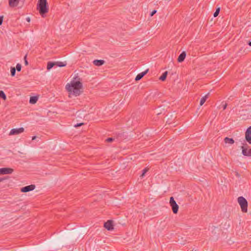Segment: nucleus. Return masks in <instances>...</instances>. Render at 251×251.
<instances>
[{
  "label": "nucleus",
  "mask_w": 251,
  "mask_h": 251,
  "mask_svg": "<svg viewBox=\"0 0 251 251\" xmlns=\"http://www.w3.org/2000/svg\"><path fill=\"white\" fill-rule=\"evenodd\" d=\"M82 87L81 82L73 80L66 85V89L69 92V97L71 98V95L75 97L80 95L82 92Z\"/></svg>",
  "instance_id": "1"
},
{
  "label": "nucleus",
  "mask_w": 251,
  "mask_h": 251,
  "mask_svg": "<svg viewBox=\"0 0 251 251\" xmlns=\"http://www.w3.org/2000/svg\"><path fill=\"white\" fill-rule=\"evenodd\" d=\"M37 9L42 16L49 11V7L47 0H38Z\"/></svg>",
  "instance_id": "2"
},
{
  "label": "nucleus",
  "mask_w": 251,
  "mask_h": 251,
  "mask_svg": "<svg viewBox=\"0 0 251 251\" xmlns=\"http://www.w3.org/2000/svg\"><path fill=\"white\" fill-rule=\"evenodd\" d=\"M237 201L241 207L242 211L244 213L247 212L248 211V206L247 200L244 197L240 196L238 198Z\"/></svg>",
  "instance_id": "3"
},
{
  "label": "nucleus",
  "mask_w": 251,
  "mask_h": 251,
  "mask_svg": "<svg viewBox=\"0 0 251 251\" xmlns=\"http://www.w3.org/2000/svg\"><path fill=\"white\" fill-rule=\"evenodd\" d=\"M170 204L172 207L173 213L174 214H176L178 212L179 206L173 197L170 198Z\"/></svg>",
  "instance_id": "4"
},
{
  "label": "nucleus",
  "mask_w": 251,
  "mask_h": 251,
  "mask_svg": "<svg viewBox=\"0 0 251 251\" xmlns=\"http://www.w3.org/2000/svg\"><path fill=\"white\" fill-rule=\"evenodd\" d=\"M14 172V170L10 168H0V175L11 174Z\"/></svg>",
  "instance_id": "5"
},
{
  "label": "nucleus",
  "mask_w": 251,
  "mask_h": 251,
  "mask_svg": "<svg viewBox=\"0 0 251 251\" xmlns=\"http://www.w3.org/2000/svg\"><path fill=\"white\" fill-rule=\"evenodd\" d=\"M24 131V128L23 127H20L19 128H13L11 130L9 135H17L21 133Z\"/></svg>",
  "instance_id": "6"
},
{
  "label": "nucleus",
  "mask_w": 251,
  "mask_h": 251,
  "mask_svg": "<svg viewBox=\"0 0 251 251\" xmlns=\"http://www.w3.org/2000/svg\"><path fill=\"white\" fill-rule=\"evenodd\" d=\"M245 138L246 141L251 144V126L247 128L245 132Z\"/></svg>",
  "instance_id": "7"
},
{
  "label": "nucleus",
  "mask_w": 251,
  "mask_h": 251,
  "mask_svg": "<svg viewBox=\"0 0 251 251\" xmlns=\"http://www.w3.org/2000/svg\"><path fill=\"white\" fill-rule=\"evenodd\" d=\"M35 188V185L34 184H31L25 186L21 189V192H28L33 190Z\"/></svg>",
  "instance_id": "8"
},
{
  "label": "nucleus",
  "mask_w": 251,
  "mask_h": 251,
  "mask_svg": "<svg viewBox=\"0 0 251 251\" xmlns=\"http://www.w3.org/2000/svg\"><path fill=\"white\" fill-rule=\"evenodd\" d=\"M104 227L108 230H111L113 229V222L111 220H108L104 224Z\"/></svg>",
  "instance_id": "9"
},
{
  "label": "nucleus",
  "mask_w": 251,
  "mask_h": 251,
  "mask_svg": "<svg viewBox=\"0 0 251 251\" xmlns=\"http://www.w3.org/2000/svg\"><path fill=\"white\" fill-rule=\"evenodd\" d=\"M241 149L242 150V154L244 156H251V149L248 150L247 149L243 146L241 147Z\"/></svg>",
  "instance_id": "10"
},
{
  "label": "nucleus",
  "mask_w": 251,
  "mask_h": 251,
  "mask_svg": "<svg viewBox=\"0 0 251 251\" xmlns=\"http://www.w3.org/2000/svg\"><path fill=\"white\" fill-rule=\"evenodd\" d=\"M149 69L146 70L144 72H143L137 75V76L135 77V80L138 81L140 80L145 75L147 74V73L148 72Z\"/></svg>",
  "instance_id": "11"
},
{
  "label": "nucleus",
  "mask_w": 251,
  "mask_h": 251,
  "mask_svg": "<svg viewBox=\"0 0 251 251\" xmlns=\"http://www.w3.org/2000/svg\"><path fill=\"white\" fill-rule=\"evenodd\" d=\"M186 53L185 51H182L180 55L178 56L177 58V61L178 62H182L184 61L186 57Z\"/></svg>",
  "instance_id": "12"
},
{
  "label": "nucleus",
  "mask_w": 251,
  "mask_h": 251,
  "mask_svg": "<svg viewBox=\"0 0 251 251\" xmlns=\"http://www.w3.org/2000/svg\"><path fill=\"white\" fill-rule=\"evenodd\" d=\"M19 3V0H9V5L11 7L17 6Z\"/></svg>",
  "instance_id": "13"
},
{
  "label": "nucleus",
  "mask_w": 251,
  "mask_h": 251,
  "mask_svg": "<svg viewBox=\"0 0 251 251\" xmlns=\"http://www.w3.org/2000/svg\"><path fill=\"white\" fill-rule=\"evenodd\" d=\"M93 64L97 66H100L104 64L105 61L103 60L96 59L93 61Z\"/></svg>",
  "instance_id": "14"
},
{
  "label": "nucleus",
  "mask_w": 251,
  "mask_h": 251,
  "mask_svg": "<svg viewBox=\"0 0 251 251\" xmlns=\"http://www.w3.org/2000/svg\"><path fill=\"white\" fill-rule=\"evenodd\" d=\"M224 141L225 143L229 144L230 145H232L234 143V140L233 138H230L227 137L224 139Z\"/></svg>",
  "instance_id": "15"
},
{
  "label": "nucleus",
  "mask_w": 251,
  "mask_h": 251,
  "mask_svg": "<svg viewBox=\"0 0 251 251\" xmlns=\"http://www.w3.org/2000/svg\"><path fill=\"white\" fill-rule=\"evenodd\" d=\"M38 100V97L36 96H32L30 98L29 102L31 104H34L36 103Z\"/></svg>",
  "instance_id": "16"
},
{
  "label": "nucleus",
  "mask_w": 251,
  "mask_h": 251,
  "mask_svg": "<svg viewBox=\"0 0 251 251\" xmlns=\"http://www.w3.org/2000/svg\"><path fill=\"white\" fill-rule=\"evenodd\" d=\"M55 65H56L55 62H48V64H47V69L48 70H50Z\"/></svg>",
  "instance_id": "17"
},
{
  "label": "nucleus",
  "mask_w": 251,
  "mask_h": 251,
  "mask_svg": "<svg viewBox=\"0 0 251 251\" xmlns=\"http://www.w3.org/2000/svg\"><path fill=\"white\" fill-rule=\"evenodd\" d=\"M168 75V72L166 71L164 73H163V74L160 76L159 80L161 81H164L167 77Z\"/></svg>",
  "instance_id": "18"
},
{
  "label": "nucleus",
  "mask_w": 251,
  "mask_h": 251,
  "mask_svg": "<svg viewBox=\"0 0 251 251\" xmlns=\"http://www.w3.org/2000/svg\"><path fill=\"white\" fill-rule=\"evenodd\" d=\"M55 65L59 67H65L66 66L67 63L66 62H55Z\"/></svg>",
  "instance_id": "19"
},
{
  "label": "nucleus",
  "mask_w": 251,
  "mask_h": 251,
  "mask_svg": "<svg viewBox=\"0 0 251 251\" xmlns=\"http://www.w3.org/2000/svg\"><path fill=\"white\" fill-rule=\"evenodd\" d=\"M208 95H209V93H208L207 95H205L204 97H203L201 99V100H200V105H202L203 104V103L205 102V101H206V99L208 98Z\"/></svg>",
  "instance_id": "20"
},
{
  "label": "nucleus",
  "mask_w": 251,
  "mask_h": 251,
  "mask_svg": "<svg viewBox=\"0 0 251 251\" xmlns=\"http://www.w3.org/2000/svg\"><path fill=\"white\" fill-rule=\"evenodd\" d=\"M0 98L5 100L6 99V96L3 91H0Z\"/></svg>",
  "instance_id": "21"
},
{
  "label": "nucleus",
  "mask_w": 251,
  "mask_h": 251,
  "mask_svg": "<svg viewBox=\"0 0 251 251\" xmlns=\"http://www.w3.org/2000/svg\"><path fill=\"white\" fill-rule=\"evenodd\" d=\"M16 74V69L14 67L11 68V75L12 76H15Z\"/></svg>",
  "instance_id": "22"
},
{
  "label": "nucleus",
  "mask_w": 251,
  "mask_h": 251,
  "mask_svg": "<svg viewBox=\"0 0 251 251\" xmlns=\"http://www.w3.org/2000/svg\"><path fill=\"white\" fill-rule=\"evenodd\" d=\"M220 10V7H218L216 9V11L214 12V15H213L214 17H216L217 16H218V15L219 14Z\"/></svg>",
  "instance_id": "23"
},
{
  "label": "nucleus",
  "mask_w": 251,
  "mask_h": 251,
  "mask_svg": "<svg viewBox=\"0 0 251 251\" xmlns=\"http://www.w3.org/2000/svg\"><path fill=\"white\" fill-rule=\"evenodd\" d=\"M22 66L20 64H17L16 65V68H15L16 70H17V71L20 72L21 70Z\"/></svg>",
  "instance_id": "24"
},
{
  "label": "nucleus",
  "mask_w": 251,
  "mask_h": 251,
  "mask_svg": "<svg viewBox=\"0 0 251 251\" xmlns=\"http://www.w3.org/2000/svg\"><path fill=\"white\" fill-rule=\"evenodd\" d=\"M114 140L113 138H108L106 139V141L107 142H111Z\"/></svg>",
  "instance_id": "25"
},
{
  "label": "nucleus",
  "mask_w": 251,
  "mask_h": 251,
  "mask_svg": "<svg viewBox=\"0 0 251 251\" xmlns=\"http://www.w3.org/2000/svg\"><path fill=\"white\" fill-rule=\"evenodd\" d=\"M8 177V176H5V177H0V182H2L3 181H4V180L7 179V178Z\"/></svg>",
  "instance_id": "26"
},
{
  "label": "nucleus",
  "mask_w": 251,
  "mask_h": 251,
  "mask_svg": "<svg viewBox=\"0 0 251 251\" xmlns=\"http://www.w3.org/2000/svg\"><path fill=\"white\" fill-rule=\"evenodd\" d=\"M157 11L156 10H153L150 14V16L151 17L153 16L156 13Z\"/></svg>",
  "instance_id": "27"
},
{
  "label": "nucleus",
  "mask_w": 251,
  "mask_h": 251,
  "mask_svg": "<svg viewBox=\"0 0 251 251\" xmlns=\"http://www.w3.org/2000/svg\"><path fill=\"white\" fill-rule=\"evenodd\" d=\"M148 171V170L147 169H145L143 170V173L142 174V175L141 176H143L145 173Z\"/></svg>",
  "instance_id": "28"
},
{
  "label": "nucleus",
  "mask_w": 251,
  "mask_h": 251,
  "mask_svg": "<svg viewBox=\"0 0 251 251\" xmlns=\"http://www.w3.org/2000/svg\"><path fill=\"white\" fill-rule=\"evenodd\" d=\"M3 16H0V25H2L3 22Z\"/></svg>",
  "instance_id": "29"
},
{
  "label": "nucleus",
  "mask_w": 251,
  "mask_h": 251,
  "mask_svg": "<svg viewBox=\"0 0 251 251\" xmlns=\"http://www.w3.org/2000/svg\"><path fill=\"white\" fill-rule=\"evenodd\" d=\"M26 56H27V55H25V57H24V59H25V65H28V62H27V60H26Z\"/></svg>",
  "instance_id": "30"
},
{
  "label": "nucleus",
  "mask_w": 251,
  "mask_h": 251,
  "mask_svg": "<svg viewBox=\"0 0 251 251\" xmlns=\"http://www.w3.org/2000/svg\"><path fill=\"white\" fill-rule=\"evenodd\" d=\"M83 125V123H79V124H77L75 125V127H78V126H80L82 125Z\"/></svg>",
  "instance_id": "31"
},
{
  "label": "nucleus",
  "mask_w": 251,
  "mask_h": 251,
  "mask_svg": "<svg viewBox=\"0 0 251 251\" xmlns=\"http://www.w3.org/2000/svg\"><path fill=\"white\" fill-rule=\"evenodd\" d=\"M226 107H227V104L226 103L225 104H223V110L226 109Z\"/></svg>",
  "instance_id": "32"
},
{
  "label": "nucleus",
  "mask_w": 251,
  "mask_h": 251,
  "mask_svg": "<svg viewBox=\"0 0 251 251\" xmlns=\"http://www.w3.org/2000/svg\"><path fill=\"white\" fill-rule=\"evenodd\" d=\"M26 21L28 22H29L30 21V18L29 17H27L26 18Z\"/></svg>",
  "instance_id": "33"
},
{
  "label": "nucleus",
  "mask_w": 251,
  "mask_h": 251,
  "mask_svg": "<svg viewBox=\"0 0 251 251\" xmlns=\"http://www.w3.org/2000/svg\"><path fill=\"white\" fill-rule=\"evenodd\" d=\"M36 138V136H33L32 138V140H35Z\"/></svg>",
  "instance_id": "34"
},
{
  "label": "nucleus",
  "mask_w": 251,
  "mask_h": 251,
  "mask_svg": "<svg viewBox=\"0 0 251 251\" xmlns=\"http://www.w3.org/2000/svg\"><path fill=\"white\" fill-rule=\"evenodd\" d=\"M248 45L250 46H251V41H249L248 42Z\"/></svg>",
  "instance_id": "35"
},
{
  "label": "nucleus",
  "mask_w": 251,
  "mask_h": 251,
  "mask_svg": "<svg viewBox=\"0 0 251 251\" xmlns=\"http://www.w3.org/2000/svg\"><path fill=\"white\" fill-rule=\"evenodd\" d=\"M19 153H23L22 152H20V151H19Z\"/></svg>",
  "instance_id": "36"
}]
</instances>
